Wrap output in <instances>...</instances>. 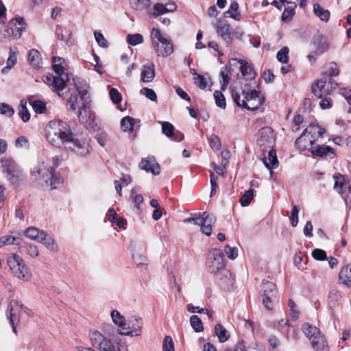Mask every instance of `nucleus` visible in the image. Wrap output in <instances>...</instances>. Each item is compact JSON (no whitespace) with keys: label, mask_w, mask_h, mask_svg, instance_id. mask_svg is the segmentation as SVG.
Returning a JSON list of instances; mask_svg holds the SVG:
<instances>
[{"label":"nucleus","mask_w":351,"mask_h":351,"mask_svg":"<svg viewBox=\"0 0 351 351\" xmlns=\"http://www.w3.org/2000/svg\"><path fill=\"white\" fill-rule=\"evenodd\" d=\"M253 197H254V190L249 189V190L246 191L240 199L241 206H248L250 204Z\"/></svg>","instance_id":"51"},{"label":"nucleus","mask_w":351,"mask_h":351,"mask_svg":"<svg viewBox=\"0 0 351 351\" xmlns=\"http://www.w3.org/2000/svg\"><path fill=\"white\" fill-rule=\"evenodd\" d=\"M1 171L5 174V178L10 184L16 185L21 177V171L16 162L10 158H2Z\"/></svg>","instance_id":"9"},{"label":"nucleus","mask_w":351,"mask_h":351,"mask_svg":"<svg viewBox=\"0 0 351 351\" xmlns=\"http://www.w3.org/2000/svg\"><path fill=\"white\" fill-rule=\"evenodd\" d=\"M134 119L130 117H125L121 120V125L124 132L133 130Z\"/></svg>","instance_id":"48"},{"label":"nucleus","mask_w":351,"mask_h":351,"mask_svg":"<svg viewBox=\"0 0 351 351\" xmlns=\"http://www.w3.org/2000/svg\"><path fill=\"white\" fill-rule=\"evenodd\" d=\"M109 95L113 103L119 104L121 101V95L117 89L112 88L110 90Z\"/></svg>","instance_id":"64"},{"label":"nucleus","mask_w":351,"mask_h":351,"mask_svg":"<svg viewBox=\"0 0 351 351\" xmlns=\"http://www.w3.org/2000/svg\"><path fill=\"white\" fill-rule=\"evenodd\" d=\"M126 40L128 44L135 46L143 42V37L141 34H128Z\"/></svg>","instance_id":"47"},{"label":"nucleus","mask_w":351,"mask_h":351,"mask_svg":"<svg viewBox=\"0 0 351 351\" xmlns=\"http://www.w3.org/2000/svg\"><path fill=\"white\" fill-rule=\"evenodd\" d=\"M203 217H201V231L203 234L210 236L212 232V226L215 223L216 219L212 214H206L203 213Z\"/></svg>","instance_id":"19"},{"label":"nucleus","mask_w":351,"mask_h":351,"mask_svg":"<svg viewBox=\"0 0 351 351\" xmlns=\"http://www.w3.org/2000/svg\"><path fill=\"white\" fill-rule=\"evenodd\" d=\"M306 134L313 142L317 141L321 138L325 132V130L318 125L311 124L303 132Z\"/></svg>","instance_id":"22"},{"label":"nucleus","mask_w":351,"mask_h":351,"mask_svg":"<svg viewBox=\"0 0 351 351\" xmlns=\"http://www.w3.org/2000/svg\"><path fill=\"white\" fill-rule=\"evenodd\" d=\"M300 211V207L297 205H295L293 208L291 215L290 217V219L291 221L292 226L295 227L297 226L298 223V213Z\"/></svg>","instance_id":"63"},{"label":"nucleus","mask_w":351,"mask_h":351,"mask_svg":"<svg viewBox=\"0 0 351 351\" xmlns=\"http://www.w3.org/2000/svg\"><path fill=\"white\" fill-rule=\"evenodd\" d=\"M210 147L214 150H219L221 148V142L219 137L213 134L210 135L208 139Z\"/></svg>","instance_id":"58"},{"label":"nucleus","mask_w":351,"mask_h":351,"mask_svg":"<svg viewBox=\"0 0 351 351\" xmlns=\"http://www.w3.org/2000/svg\"><path fill=\"white\" fill-rule=\"evenodd\" d=\"M311 344L316 351H329L328 343L322 333L313 338Z\"/></svg>","instance_id":"24"},{"label":"nucleus","mask_w":351,"mask_h":351,"mask_svg":"<svg viewBox=\"0 0 351 351\" xmlns=\"http://www.w3.org/2000/svg\"><path fill=\"white\" fill-rule=\"evenodd\" d=\"M140 167L147 172H152L154 175L160 173V166L156 162L154 157L143 158L140 163Z\"/></svg>","instance_id":"21"},{"label":"nucleus","mask_w":351,"mask_h":351,"mask_svg":"<svg viewBox=\"0 0 351 351\" xmlns=\"http://www.w3.org/2000/svg\"><path fill=\"white\" fill-rule=\"evenodd\" d=\"M263 162L265 166L269 170L276 168L278 165V160L276 151L270 149L268 153V158H263ZM270 174H272V171H270Z\"/></svg>","instance_id":"29"},{"label":"nucleus","mask_w":351,"mask_h":351,"mask_svg":"<svg viewBox=\"0 0 351 351\" xmlns=\"http://www.w3.org/2000/svg\"><path fill=\"white\" fill-rule=\"evenodd\" d=\"M52 67L56 76L46 75L44 82L53 88V91L58 93L59 96H62L61 91L67 86L70 82V75L66 72L65 60L60 57L52 58Z\"/></svg>","instance_id":"5"},{"label":"nucleus","mask_w":351,"mask_h":351,"mask_svg":"<svg viewBox=\"0 0 351 351\" xmlns=\"http://www.w3.org/2000/svg\"><path fill=\"white\" fill-rule=\"evenodd\" d=\"M27 102L24 100H21L19 105V114L21 119L24 121L27 122L30 119V113L26 107Z\"/></svg>","instance_id":"44"},{"label":"nucleus","mask_w":351,"mask_h":351,"mask_svg":"<svg viewBox=\"0 0 351 351\" xmlns=\"http://www.w3.org/2000/svg\"><path fill=\"white\" fill-rule=\"evenodd\" d=\"M162 125V131L167 137L171 138L175 141H182L184 139V134L180 131H174L173 125L167 121L160 122Z\"/></svg>","instance_id":"17"},{"label":"nucleus","mask_w":351,"mask_h":351,"mask_svg":"<svg viewBox=\"0 0 351 351\" xmlns=\"http://www.w3.org/2000/svg\"><path fill=\"white\" fill-rule=\"evenodd\" d=\"M56 34L60 40H67L71 37V32L64 29L61 25H57L56 27Z\"/></svg>","instance_id":"46"},{"label":"nucleus","mask_w":351,"mask_h":351,"mask_svg":"<svg viewBox=\"0 0 351 351\" xmlns=\"http://www.w3.org/2000/svg\"><path fill=\"white\" fill-rule=\"evenodd\" d=\"M162 351H175L174 343L170 336H166L162 342Z\"/></svg>","instance_id":"57"},{"label":"nucleus","mask_w":351,"mask_h":351,"mask_svg":"<svg viewBox=\"0 0 351 351\" xmlns=\"http://www.w3.org/2000/svg\"><path fill=\"white\" fill-rule=\"evenodd\" d=\"M232 97L239 107L249 110L258 109L264 102L265 98L261 92L249 88L247 84L244 87H231Z\"/></svg>","instance_id":"3"},{"label":"nucleus","mask_w":351,"mask_h":351,"mask_svg":"<svg viewBox=\"0 0 351 351\" xmlns=\"http://www.w3.org/2000/svg\"><path fill=\"white\" fill-rule=\"evenodd\" d=\"M310 151L313 155L319 157L332 158L335 155L333 149L327 145L315 144V145L310 147Z\"/></svg>","instance_id":"20"},{"label":"nucleus","mask_w":351,"mask_h":351,"mask_svg":"<svg viewBox=\"0 0 351 351\" xmlns=\"http://www.w3.org/2000/svg\"><path fill=\"white\" fill-rule=\"evenodd\" d=\"M42 235L43 237L39 242L43 243L48 250L57 252L58 251V246L55 241L46 232Z\"/></svg>","instance_id":"33"},{"label":"nucleus","mask_w":351,"mask_h":351,"mask_svg":"<svg viewBox=\"0 0 351 351\" xmlns=\"http://www.w3.org/2000/svg\"><path fill=\"white\" fill-rule=\"evenodd\" d=\"M165 13H166L165 5L160 3H156L153 8L149 7V10H147V14L154 18Z\"/></svg>","instance_id":"40"},{"label":"nucleus","mask_w":351,"mask_h":351,"mask_svg":"<svg viewBox=\"0 0 351 351\" xmlns=\"http://www.w3.org/2000/svg\"><path fill=\"white\" fill-rule=\"evenodd\" d=\"M289 49L287 47H283L276 55L277 60L281 63H287L289 62Z\"/></svg>","instance_id":"50"},{"label":"nucleus","mask_w":351,"mask_h":351,"mask_svg":"<svg viewBox=\"0 0 351 351\" xmlns=\"http://www.w3.org/2000/svg\"><path fill=\"white\" fill-rule=\"evenodd\" d=\"M40 60L41 56L38 50L32 49L29 51L27 60L31 65L35 67L39 66Z\"/></svg>","instance_id":"35"},{"label":"nucleus","mask_w":351,"mask_h":351,"mask_svg":"<svg viewBox=\"0 0 351 351\" xmlns=\"http://www.w3.org/2000/svg\"><path fill=\"white\" fill-rule=\"evenodd\" d=\"M33 110L36 113L42 114L46 110L45 103L40 100L30 101Z\"/></svg>","instance_id":"49"},{"label":"nucleus","mask_w":351,"mask_h":351,"mask_svg":"<svg viewBox=\"0 0 351 351\" xmlns=\"http://www.w3.org/2000/svg\"><path fill=\"white\" fill-rule=\"evenodd\" d=\"M229 64L230 69L231 71H233L234 67L239 69L242 76L247 80H250L255 78L256 73L252 69V67L248 65L247 62L238 60L237 58H232L230 60Z\"/></svg>","instance_id":"14"},{"label":"nucleus","mask_w":351,"mask_h":351,"mask_svg":"<svg viewBox=\"0 0 351 351\" xmlns=\"http://www.w3.org/2000/svg\"><path fill=\"white\" fill-rule=\"evenodd\" d=\"M334 189L340 193L345 202L351 207V186H347L344 177L341 175H334Z\"/></svg>","instance_id":"13"},{"label":"nucleus","mask_w":351,"mask_h":351,"mask_svg":"<svg viewBox=\"0 0 351 351\" xmlns=\"http://www.w3.org/2000/svg\"><path fill=\"white\" fill-rule=\"evenodd\" d=\"M302 329L310 341H312L313 338L316 337V336H318L321 333L319 329L308 323L304 324Z\"/></svg>","instance_id":"32"},{"label":"nucleus","mask_w":351,"mask_h":351,"mask_svg":"<svg viewBox=\"0 0 351 351\" xmlns=\"http://www.w3.org/2000/svg\"><path fill=\"white\" fill-rule=\"evenodd\" d=\"M19 239L16 238L11 235H5L0 237V247H2L7 245L10 244H19V243H16L17 241H19Z\"/></svg>","instance_id":"53"},{"label":"nucleus","mask_w":351,"mask_h":351,"mask_svg":"<svg viewBox=\"0 0 351 351\" xmlns=\"http://www.w3.org/2000/svg\"><path fill=\"white\" fill-rule=\"evenodd\" d=\"M14 113V110L11 106L5 103H0V114L11 117Z\"/></svg>","instance_id":"55"},{"label":"nucleus","mask_w":351,"mask_h":351,"mask_svg":"<svg viewBox=\"0 0 351 351\" xmlns=\"http://www.w3.org/2000/svg\"><path fill=\"white\" fill-rule=\"evenodd\" d=\"M30 176L38 185L47 190L57 189L62 183V178L56 173L55 168L43 160L38 161L32 169Z\"/></svg>","instance_id":"2"},{"label":"nucleus","mask_w":351,"mask_h":351,"mask_svg":"<svg viewBox=\"0 0 351 351\" xmlns=\"http://www.w3.org/2000/svg\"><path fill=\"white\" fill-rule=\"evenodd\" d=\"M23 305L19 304L17 300L10 301L6 310V317L12 326L14 332L16 333V327L20 321L21 313L23 311Z\"/></svg>","instance_id":"12"},{"label":"nucleus","mask_w":351,"mask_h":351,"mask_svg":"<svg viewBox=\"0 0 351 351\" xmlns=\"http://www.w3.org/2000/svg\"><path fill=\"white\" fill-rule=\"evenodd\" d=\"M25 22L22 17H16L9 21V27L13 37L18 38L21 36L22 31L25 28Z\"/></svg>","instance_id":"18"},{"label":"nucleus","mask_w":351,"mask_h":351,"mask_svg":"<svg viewBox=\"0 0 351 351\" xmlns=\"http://www.w3.org/2000/svg\"><path fill=\"white\" fill-rule=\"evenodd\" d=\"M94 35L97 44L100 47L104 48L108 47V43L101 32H95Z\"/></svg>","instance_id":"60"},{"label":"nucleus","mask_w":351,"mask_h":351,"mask_svg":"<svg viewBox=\"0 0 351 351\" xmlns=\"http://www.w3.org/2000/svg\"><path fill=\"white\" fill-rule=\"evenodd\" d=\"M73 82L80 97L77 95L71 94L68 102L73 110H75L77 107H79L78 118L80 121L84 123H88L93 119V115L85 104L88 100L86 95L88 86L80 78H73Z\"/></svg>","instance_id":"4"},{"label":"nucleus","mask_w":351,"mask_h":351,"mask_svg":"<svg viewBox=\"0 0 351 351\" xmlns=\"http://www.w3.org/2000/svg\"><path fill=\"white\" fill-rule=\"evenodd\" d=\"M214 98L215 100L216 105L222 108L225 109L226 107V99L223 95L219 90H215L214 93Z\"/></svg>","instance_id":"52"},{"label":"nucleus","mask_w":351,"mask_h":351,"mask_svg":"<svg viewBox=\"0 0 351 351\" xmlns=\"http://www.w3.org/2000/svg\"><path fill=\"white\" fill-rule=\"evenodd\" d=\"M224 256L221 250L213 249L208 254L206 267L208 271L214 274H219L225 271Z\"/></svg>","instance_id":"8"},{"label":"nucleus","mask_w":351,"mask_h":351,"mask_svg":"<svg viewBox=\"0 0 351 351\" xmlns=\"http://www.w3.org/2000/svg\"><path fill=\"white\" fill-rule=\"evenodd\" d=\"M295 146L300 151L310 150V147L315 145V142L312 141L306 134H302L296 139Z\"/></svg>","instance_id":"23"},{"label":"nucleus","mask_w":351,"mask_h":351,"mask_svg":"<svg viewBox=\"0 0 351 351\" xmlns=\"http://www.w3.org/2000/svg\"><path fill=\"white\" fill-rule=\"evenodd\" d=\"M215 335L219 339V342L223 343L230 338V335L226 329L221 324H217L215 327Z\"/></svg>","instance_id":"36"},{"label":"nucleus","mask_w":351,"mask_h":351,"mask_svg":"<svg viewBox=\"0 0 351 351\" xmlns=\"http://www.w3.org/2000/svg\"><path fill=\"white\" fill-rule=\"evenodd\" d=\"M217 34L223 38L224 41L229 43L230 38V27L228 22L221 18L217 19L215 23H213Z\"/></svg>","instance_id":"16"},{"label":"nucleus","mask_w":351,"mask_h":351,"mask_svg":"<svg viewBox=\"0 0 351 351\" xmlns=\"http://www.w3.org/2000/svg\"><path fill=\"white\" fill-rule=\"evenodd\" d=\"M223 14L225 17H231L236 21H240L241 15L239 12V4L236 1L232 2L229 9Z\"/></svg>","instance_id":"34"},{"label":"nucleus","mask_w":351,"mask_h":351,"mask_svg":"<svg viewBox=\"0 0 351 351\" xmlns=\"http://www.w3.org/2000/svg\"><path fill=\"white\" fill-rule=\"evenodd\" d=\"M339 73V69L337 65L335 62H330L328 64V68L326 71L325 73L323 75H328L329 77L332 78L333 76H337Z\"/></svg>","instance_id":"54"},{"label":"nucleus","mask_w":351,"mask_h":351,"mask_svg":"<svg viewBox=\"0 0 351 351\" xmlns=\"http://www.w3.org/2000/svg\"><path fill=\"white\" fill-rule=\"evenodd\" d=\"M45 232L43 230H39L36 228L29 227L25 231V235L27 237L29 238L32 240L40 241L41 238L43 237V234H45Z\"/></svg>","instance_id":"37"},{"label":"nucleus","mask_w":351,"mask_h":351,"mask_svg":"<svg viewBox=\"0 0 351 351\" xmlns=\"http://www.w3.org/2000/svg\"><path fill=\"white\" fill-rule=\"evenodd\" d=\"M130 199H132L136 206V208H139V205L143 203V197L141 194H136L135 189H133L131 190L130 193Z\"/></svg>","instance_id":"62"},{"label":"nucleus","mask_w":351,"mask_h":351,"mask_svg":"<svg viewBox=\"0 0 351 351\" xmlns=\"http://www.w3.org/2000/svg\"><path fill=\"white\" fill-rule=\"evenodd\" d=\"M132 258L138 267H143L148 265L147 258L143 253L139 252H134L132 254Z\"/></svg>","instance_id":"41"},{"label":"nucleus","mask_w":351,"mask_h":351,"mask_svg":"<svg viewBox=\"0 0 351 351\" xmlns=\"http://www.w3.org/2000/svg\"><path fill=\"white\" fill-rule=\"evenodd\" d=\"M8 265L12 274L19 279L29 282L32 278V274L25 265V261L17 254H12L8 257Z\"/></svg>","instance_id":"7"},{"label":"nucleus","mask_w":351,"mask_h":351,"mask_svg":"<svg viewBox=\"0 0 351 351\" xmlns=\"http://www.w3.org/2000/svg\"><path fill=\"white\" fill-rule=\"evenodd\" d=\"M312 42L317 53H324L329 48V45L326 38L321 35H315L313 37Z\"/></svg>","instance_id":"28"},{"label":"nucleus","mask_w":351,"mask_h":351,"mask_svg":"<svg viewBox=\"0 0 351 351\" xmlns=\"http://www.w3.org/2000/svg\"><path fill=\"white\" fill-rule=\"evenodd\" d=\"M140 93L141 95H145L147 98L152 101H155L157 99V95L154 90L149 88H143Z\"/></svg>","instance_id":"59"},{"label":"nucleus","mask_w":351,"mask_h":351,"mask_svg":"<svg viewBox=\"0 0 351 351\" xmlns=\"http://www.w3.org/2000/svg\"><path fill=\"white\" fill-rule=\"evenodd\" d=\"M130 5L135 10H149L150 5L149 0H130Z\"/></svg>","instance_id":"39"},{"label":"nucleus","mask_w":351,"mask_h":351,"mask_svg":"<svg viewBox=\"0 0 351 351\" xmlns=\"http://www.w3.org/2000/svg\"><path fill=\"white\" fill-rule=\"evenodd\" d=\"M45 137L52 146L63 148L84 156L88 154V145L75 138L69 125L61 120H51L45 127Z\"/></svg>","instance_id":"1"},{"label":"nucleus","mask_w":351,"mask_h":351,"mask_svg":"<svg viewBox=\"0 0 351 351\" xmlns=\"http://www.w3.org/2000/svg\"><path fill=\"white\" fill-rule=\"evenodd\" d=\"M152 45L158 56L167 57L173 52L171 39L162 34L159 29L153 28L151 32Z\"/></svg>","instance_id":"6"},{"label":"nucleus","mask_w":351,"mask_h":351,"mask_svg":"<svg viewBox=\"0 0 351 351\" xmlns=\"http://www.w3.org/2000/svg\"><path fill=\"white\" fill-rule=\"evenodd\" d=\"M112 322L121 330H126L127 323L125 318L117 310L112 311L110 313Z\"/></svg>","instance_id":"30"},{"label":"nucleus","mask_w":351,"mask_h":351,"mask_svg":"<svg viewBox=\"0 0 351 351\" xmlns=\"http://www.w3.org/2000/svg\"><path fill=\"white\" fill-rule=\"evenodd\" d=\"M90 340L92 346L99 351H115L117 350L112 341L97 330L90 332Z\"/></svg>","instance_id":"11"},{"label":"nucleus","mask_w":351,"mask_h":351,"mask_svg":"<svg viewBox=\"0 0 351 351\" xmlns=\"http://www.w3.org/2000/svg\"><path fill=\"white\" fill-rule=\"evenodd\" d=\"M229 74H230V71L227 66H223L221 68V71H220V76L221 77V80L220 83H221V89L222 90H224L226 88L228 84L230 82V78L229 77Z\"/></svg>","instance_id":"42"},{"label":"nucleus","mask_w":351,"mask_h":351,"mask_svg":"<svg viewBox=\"0 0 351 351\" xmlns=\"http://www.w3.org/2000/svg\"><path fill=\"white\" fill-rule=\"evenodd\" d=\"M293 6H289L288 8H286L284 10V12L282 14V20L283 21H289L292 16L295 14V8L296 7V5L295 3H293Z\"/></svg>","instance_id":"56"},{"label":"nucleus","mask_w":351,"mask_h":351,"mask_svg":"<svg viewBox=\"0 0 351 351\" xmlns=\"http://www.w3.org/2000/svg\"><path fill=\"white\" fill-rule=\"evenodd\" d=\"M337 86V82L328 75L322 77L312 84L311 90L315 96L322 98L330 95Z\"/></svg>","instance_id":"10"},{"label":"nucleus","mask_w":351,"mask_h":351,"mask_svg":"<svg viewBox=\"0 0 351 351\" xmlns=\"http://www.w3.org/2000/svg\"><path fill=\"white\" fill-rule=\"evenodd\" d=\"M313 12L323 22L327 23L330 19V11L323 8L319 3L313 4Z\"/></svg>","instance_id":"31"},{"label":"nucleus","mask_w":351,"mask_h":351,"mask_svg":"<svg viewBox=\"0 0 351 351\" xmlns=\"http://www.w3.org/2000/svg\"><path fill=\"white\" fill-rule=\"evenodd\" d=\"M18 51L16 47H10L9 49V57L6 61V66L1 69L3 74L7 73L17 62Z\"/></svg>","instance_id":"26"},{"label":"nucleus","mask_w":351,"mask_h":351,"mask_svg":"<svg viewBox=\"0 0 351 351\" xmlns=\"http://www.w3.org/2000/svg\"><path fill=\"white\" fill-rule=\"evenodd\" d=\"M190 324L196 332H202L204 330L202 322L197 315H192L191 317Z\"/></svg>","instance_id":"45"},{"label":"nucleus","mask_w":351,"mask_h":351,"mask_svg":"<svg viewBox=\"0 0 351 351\" xmlns=\"http://www.w3.org/2000/svg\"><path fill=\"white\" fill-rule=\"evenodd\" d=\"M312 256L317 261H324L327 258L326 252L322 249H315L312 252Z\"/></svg>","instance_id":"61"},{"label":"nucleus","mask_w":351,"mask_h":351,"mask_svg":"<svg viewBox=\"0 0 351 351\" xmlns=\"http://www.w3.org/2000/svg\"><path fill=\"white\" fill-rule=\"evenodd\" d=\"M341 298V293L337 290H332L328 295V304L330 308L335 307Z\"/></svg>","instance_id":"43"},{"label":"nucleus","mask_w":351,"mask_h":351,"mask_svg":"<svg viewBox=\"0 0 351 351\" xmlns=\"http://www.w3.org/2000/svg\"><path fill=\"white\" fill-rule=\"evenodd\" d=\"M339 280L348 287H351V264L343 267L339 273Z\"/></svg>","instance_id":"27"},{"label":"nucleus","mask_w":351,"mask_h":351,"mask_svg":"<svg viewBox=\"0 0 351 351\" xmlns=\"http://www.w3.org/2000/svg\"><path fill=\"white\" fill-rule=\"evenodd\" d=\"M155 66L153 63H149L144 65L141 71V80L145 83L152 82L155 77Z\"/></svg>","instance_id":"25"},{"label":"nucleus","mask_w":351,"mask_h":351,"mask_svg":"<svg viewBox=\"0 0 351 351\" xmlns=\"http://www.w3.org/2000/svg\"><path fill=\"white\" fill-rule=\"evenodd\" d=\"M261 290L263 292V296H275L276 293V285L269 281H263L261 285Z\"/></svg>","instance_id":"38"},{"label":"nucleus","mask_w":351,"mask_h":351,"mask_svg":"<svg viewBox=\"0 0 351 351\" xmlns=\"http://www.w3.org/2000/svg\"><path fill=\"white\" fill-rule=\"evenodd\" d=\"M256 143L261 147H271L274 143V135L272 129L269 127L261 129L258 132Z\"/></svg>","instance_id":"15"}]
</instances>
